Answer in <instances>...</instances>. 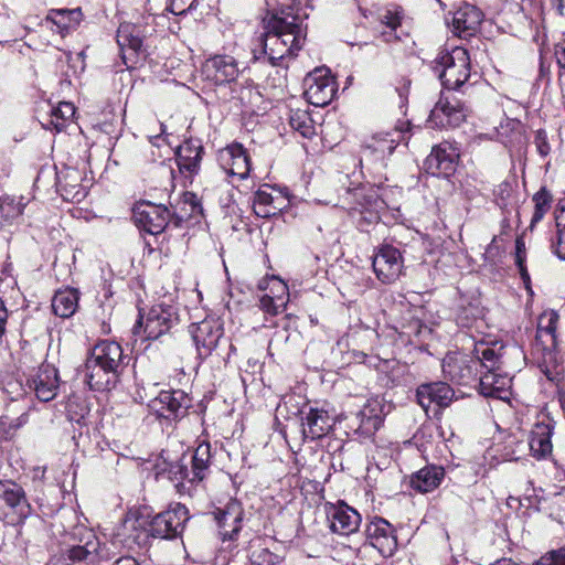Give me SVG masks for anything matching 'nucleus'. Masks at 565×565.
Wrapping results in <instances>:
<instances>
[{"label": "nucleus", "mask_w": 565, "mask_h": 565, "mask_svg": "<svg viewBox=\"0 0 565 565\" xmlns=\"http://www.w3.org/2000/svg\"><path fill=\"white\" fill-rule=\"evenodd\" d=\"M307 15L292 6L268 11L263 18V32L252 49L255 61L267 60L273 66H288L307 39Z\"/></svg>", "instance_id": "1"}, {"label": "nucleus", "mask_w": 565, "mask_h": 565, "mask_svg": "<svg viewBox=\"0 0 565 565\" xmlns=\"http://www.w3.org/2000/svg\"><path fill=\"white\" fill-rule=\"evenodd\" d=\"M52 535L73 563H95L109 557L96 533L78 522L74 510L61 512L52 523Z\"/></svg>", "instance_id": "2"}, {"label": "nucleus", "mask_w": 565, "mask_h": 565, "mask_svg": "<svg viewBox=\"0 0 565 565\" xmlns=\"http://www.w3.org/2000/svg\"><path fill=\"white\" fill-rule=\"evenodd\" d=\"M129 360L118 342L102 340L94 345L86 360L85 381L92 390L109 391L118 383Z\"/></svg>", "instance_id": "3"}, {"label": "nucleus", "mask_w": 565, "mask_h": 565, "mask_svg": "<svg viewBox=\"0 0 565 565\" xmlns=\"http://www.w3.org/2000/svg\"><path fill=\"white\" fill-rule=\"evenodd\" d=\"M375 34L382 42L392 45L396 52L412 49L414 44L407 28V18L403 8L391 4L379 12Z\"/></svg>", "instance_id": "4"}, {"label": "nucleus", "mask_w": 565, "mask_h": 565, "mask_svg": "<svg viewBox=\"0 0 565 565\" xmlns=\"http://www.w3.org/2000/svg\"><path fill=\"white\" fill-rule=\"evenodd\" d=\"M434 71L447 89L461 87L470 77V56L466 49L456 46L441 52L435 61Z\"/></svg>", "instance_id": "5"}, {"label": "nucleus", "mask_w": 565, "mask_h": 565, "mask_svg": "<svg viewBox=\"0 0 565 565\" xmlns=\"http://www.w3.org/2000/svg\"><path fill=\"white\" fill-rule=\"evenodd\" d=\"M179 321L178 310L173 305L157 303L134 327V333L142 331L146 340H157L169 332Z\"/></svg>", "instance_id": "6"}, {"label": "nucleus", "mask_w": 565, "mask_h": 565, "mask_svg": "<svg viewBox=\"0 0 565 565\" xmlns=\"http://www.w3.org/2000/svg\"><path fill=\"white\" fill-rule=\"evenodd\" d=\"M188 520L186 507L175 503L149 521V531L153 539L172 540L181 535Z\"/></svg>", "instance_id": "7"}, {"label": "nucleus", "mask_w": 565, "mask_h": 565, "mask_svg": "<svg viewBox=\"0 0 565 565\" xmlns=\"http://www.w3.org/2000/svg\"><path fill=\"white\" fill-rule=\"evenodd\" d=\"M151 537L149 520L135 513H128L114 533L113 541L128 550H135L147 546Z\"/></svg>", "instance_id": "8"}, {"label": "nucleus", "mask_w": 565, "mask_h": 565, "mask_svg": "<svg viewBox=\"0 0 565 565\" xmlns=\"http://www.w3.org/2000/svg\"><path fill=\"white\" fill-rule=\"evenodd\" d=\"M385 414L384 399L379 396L371 397L350 419V427L360 437L370 438L383 425Z\"/></svg>", "instance_id": "9"}, {"label": "nucleus", "mask_w": 565, "mask_h": 565, "mask_svg": "<svg viewBox=\"0 0 565 565\" xmlns=\"http://www.w3.org/2000/svg\"><path fill=\"white\" fill-rule=\"evenodd\" d=\"M0 512L12 522H22L31 514V505L21 486L0 481Z\"/></svg>", "instance_id": "10"}, {"label": "nucleus", "mask_w": 565, "mask_h": 565, "mask_svg": "<svg viewBox=\"0 0 565 565\" xmlns=\"http://www.w3.org/2000/svg\"><path fill=\"white\" fill-rule=\"evenodd\" d=\"M466 119V108L461 100L450 95L440 96L430 110L428 122L434 128L458 127Z\"/></svg>", "instance_id": "11"}, {"label": "nucleus", "mask_w": 565, "mask_h": 565, "mask_svg": "<svg viewBox=\"0 0 565 565\" xmlns=\"http://www.w3.org/2000/svg\"><path fill=\"white\" fill-rule=\"evenodd\" d=\"M446 22L451 32L462 39L475 35L483 20L482 11L475 4L462 2L448 12Z\"/></svg>", "instance_id": "12"}, {"label": "nucleus", "mask_w": 565, "mask_h": 565, "mask_svg": "<svg viewBox=\"0 0 565 565\" xmlns=\"http://www.w3.org/2000/svg\"><path fill=\"white\" fill-rule=\"evenodd\" d=\"M116 39L120 47L122 62L128 68L134 67L140 57H146L147 51L139 26L131 23H121L117 30Z\"/></svg>", "instance_id": "13"}, {"label": "nucleus", "mask_w": 565, "mask_h": 565, "mask_svg": "<svg viewBox=\"0 0 565 565\" xmlns=\"http://www.w3.org/2000/svg\"><path fill=\"white\" fill-rule=\"evenodd\" d=\"M191 406V398L181 390L161 391L149 407L160 418L177 420L183 417Z\"/></svg>", "instance_id": "14"}, {"label": "nucleus", "mask_w": 565, "mask_h": 565, "mask_svg": "<svg viewBox=\"0 0 565 565\" xmlns=\"http://www.w3.org/2000/svg\"><path fill=\"white\" fill-rule=\"evenodd\" d=\"M334 81L328 75V70L316 68L305 78V96L313 106L324 107L335 94Z\"/></svg>", "instance_id": "15"}, {"label": "nucleus", "mask_w": 565, "mask_h": 565, "mask_svg": "<svg viewBox=\"0 0 565 565\" xmlns=\"http://www.w3.org/2000/svg\"><path fill=\"white\" fill-rule=\"evenodd\" d=\"M372 266L380 281L383 284H392L402 274V253L392 245H382L373 255Z\"/></svg>", "instance_id": "16"}, {"label": "nucleus", "mask_w": 565, "mask_h": 565, "mask_svg": "<svg viewBox=\"0 0 565 565\" xmlns=\"http://www.w3.org/2000/svg\"><path fill=\"white\" fill-rule=\"evenodd\" d=\"M169 217L170 212L162 204L141 202L134 209L136 225L141 231L151 235L161 234L168 225Z\"/></svg>", "instance_id": "17"}, {"label": "nucleus", "mask_w": 565, "mask_h": 565, "mask_svg": "<svg viewBox=\"0 0 565 565\" xmlns=\"http://www.w3.org/2000/svg\"><path fill=\"white\" fill-rule=\"evenodd\" d=\"M192 339L195 343L198 355L205 359L212 354L223 338V324L218 319L206 318L192 326Z\"/></svg>", "instance_id": "18"}, {"label": "nucleus", "mask_w": 565, "mask_h": 565, "mask_svg": "<svg viewBox=\"0 0 565 565\" xmlns=\"http://www.w3.org/2000/svg\"><path fill=\"white\" fill-rule=\"evenodd\" d=\"M217 162L221 169L233 179L244 180L249 175V157L241 143H232L218 150Z\"/></svg>", "instance_id": "19"}, {"label": "nucleus", "mask_w": 565, "mask_h": 565, "mask_svg": "<svg viewBox=\"0 0 565 565\" xmlns=\"http://www.w3.org/2000/svg\"><path fill=\"white\" fill-rule=\"evenodd\" d=\"M26 386L41 402L52 401L58 390L57 370L46 363H42L26 377Z\"/></svg>", "instance_id": "20"}, {"label": "nucleus", "mask_w": 565, "mask_h": 565, "mask_svg": "<svg viewBox=\"0 0 565 565\" xmlns=\"http://www.w3.org/2000/svg\"><path fill=\"white\" fill-rule=\"evenodd\" d=\"M455 396L454 390L445 382H431L420 384L416 390V397L422 408L435 414L450 405Z\"/></svg>", "instance_id": "21"}, {"label": "nucleus", "mask_w": 565, "mask_h": 565, "mask_svg": "<svg viewBox=\"0 0 565 565\" xmlns=\"http://www.w3.org/2000/svg\"><path fill=\"white\" fill-rule=\"evenodd\" d=\"M239 72L236 58L227 54H218L207 58L202 67L205 79L215 85L234 82L238 77Z\"/></svg>", "instance_id": "22"}, {"label": "nucleus", "mask_w": 565, "mask_h": 565, "mask_svg": "<svg viewBox=\"0 0 565 565\" xmlns=\"http://www.w3.org/2000/svg\"><path fill=\"white\" fill-rule=\"evenodd\" d=\"M459 152L450 142L435 146L425 160L426 169L433 175L448 178L455 173Z\"/></svg>", "instance_id": "23"}, {"label": "nucleus", "mask_w": 565, "mask_h": 565, "mask_svg": "<svg viewBox=\"0 0 565 565\" xmlns=\"http://www.w3.org/2000/svg\"><path fill=\"white\" fill-rule=\"evenodd\" d=\"M370 544L384 557L392 556L397 550V539L393 526L382 518H374L365 529Z\"/></svg>", "instance_id": "24"}, {"label": "nucleus", "mask_w": 565, "mask_h": 565, "mask_svg": "<svg viewBox=\"0 0 565 565\" xmlns=\"http://www.w3.org/2000/svg\"><path fill=\"white\" fill-rule=\"evenodd\" d=\"M213 516L223 541L234 540L242 529L244 510L238 501L231 500L224 508L216 509Z\"/></svg>", "instance_id": "25"}, {"label": "nucleus", "mask_w": 565, "mask_h": 565, "mask_svg": "<svg viewBox=\"0 0 565 565\" xmlns=\"http://www.w3.org/2000/svg\"><path fill=\"white\" fill-rule=\"evenodd\" d=\"M328 519L331 531L340 535L355 533L362 520L360 513L345 503L332 505L328 511Z\"/></svg>", "instance_id": "26"}, {"label": "nucleus", "mask_w": 565, "mask_h": 565, "mask_svg": "<svg viewBox=\"0 0 565 565\" xmlns=\"http://www.w3.org/2000/svg\"><path fill=\"white\" fill-rule=\"evenodd\" d=\"M302 418L303 439L316 440L324 437L332 428L333 417L322 408L310 407Z\"/></svg>", "instance_id": "27"}, {"label": "nucleus", "mask_w": 565, "mask_h": 565, "mask_svg": "<svg viewBox=\"0 0 565 565\" xmlns=\"http://www.w3.org/2000/svg\"><path fill=\"white\" fill-rule=\"evenodd\" d=\"M396 146L397 141L392 137V134H376L363 143L360 163L363 161L371 163L383 160L386 156L393 153Z\"/></svg>", "instance_id": "28"}, {"label": "nucleus", "mask_w": 565, "mask_h": 565, "mask_svg": "<svg viewBox=\"0 0 565 565\" xmlns=\"http://www.w3.org/2000/svg\"><path fill=\"white\" fill-rule=\"evenodd\" d=\"M284 203L282 195H274V190L265 184L254 193L252 206L258 217L267 218L280 212L284 209Z\"/></svg>", "instance_id": "29"}, {"label": "nucleus", "mask_w": 565, "mask_h": 565, "mask_svg": "<svg viewBox=\"0 0 565 565\" xmlns=\"http://www.w3.org/2000/svg\"><path fill=\"white\" fill-rule=\"evenodd\" d=\"M83 19L81 8L75 9H51L45 17V23L51 24L50 29L62 36L74 31Z\"/></svg>", "instance_id": "30"}, {"label": "nucleus", "mask_w": 565, "mask_h": 565, "mask_svg": "<svg viewBox=\"0 0 565 565\" xmlns=\"http://www.w3.org/2000/svg\"><path fill=\"white\" fill-rule=\"evenodd\" d=\"M82 177L76 169L67 168L57 173L56 186L64 200L79 202L86 196L81 184Z\"/></svg>", "instance_id": "31"}, {"label": "nucleus", "mask_w": 565, "mask_h": 565, "mask_svg": "<svg viewBox=\"0 0 565 565\" xmlns=\"http://www.w3.org/2000/svg\"><path fill=\"white\" fill-rule=\"evenodd\" d=\"M552 435L553 426L548 423H537L533 426L529 438V447L533 457L545 459L552 455Z\"/></svg>", "instance_id": "32"}, {"label": "nucleus", "mask_w": 565, "mask_h": 565, "mask_svg": "<svg viewBox=\"0 0 565 565\" xmlns=\"http://www.w3.org/2000/svg\"><path fill=\"white\" fill-rule=\"evenodd\" d=\"M203 147L199 141H185L177 151V163L181 173L192 177L200 170Z\"/></svg>", "instance_id": "33"}, {"label": "nucleus", "mask_w": 565, "mask_h": 565, "mask_svg": "<svg viewBox=\"0 0 565 565\" xmlns=\"http://www.w3.org/2000/svg\"><path fill=\"white\" fill-rule=\"evenodd\" d=\"M417 311V309L407 310L397 328L399 335L411 343L424 341L431 332V329L416 315Z\"/></svg>", "instance_id": "34"}, {"label": "nucleus", "mask_w": 565, "mask_h": 565, "mask_svg": "<svg viewBox=\"0 0 565 565\" xmlns=\"http://www.w3.org/2000/svg\"><path fill=\"white\" fill-rule=\"evenodd\" d=\"M445 477L440 466L429 465L419 469L411 477V487L420 493L431 492L439 487Z\"/></svg>", "instance_id": "35"}, {"label": "nucleus", "mask_w": 565, "mask_h": 565, "mask_svg": "<svg viewBox=\"0 0 565 565\" xmlns=\"http://www.w3.org/2000/svg\"><path fill=\"white\" fill-rule=\"evenodd\" d=\"M510 382V377L498 371L481 372L480 393L484 396L504 398L503 394H507Z\"/></svg>", "instance_id": "36"}, {"label": "nucleus", "mask_w": 565, "mask_h": 565, "mask_svg": "<svg viewBox=\"0 0 565 565\" xmlns=\"http://www.w3.org/2000/svg\"><path fill=\"white\" fill-rule=\"evenodd\" d=\"M211 462V445L209 443H201L192 456V468L189 469L191 473L190 482L194 483L204 480L210 471Z\"/></svg>", "instance_id": "37"}, {"label": "nucleus", "mask_w": 565, "mask_h": 565, "mask_svg": "<svg viewBox=\"0 0 565 565\" xmlns=\"http://www.w3.org/2000/svg\"><path fill=\"white\" fill-rule=\"evenodd\" d=\"M557 322L558 315L554 310L545 311L539 318L536 339L546 348L556 345Z\"/></svg>", "instance_id": "38"}, {"label": "nucleus", "mask_w": 565, "mask_h": 565, "mask_svg": "<svg viewBox=\"0 0 565 565\" xmlns=\"http://www.w3.org/2000/svg\"><path fill=\"white\" fill-rule=\"evenodd\" d=\"M78 305V292L75 289L58 290L52 299V309L61 318L73 316Z\"/></svg>", "instance_id": "39"}, {"label": "nucleus", "mask_w": 565, "mask_h": 565, "mask_svg": "<svg viewBox=\"0 0 565 565\" xmlns=\"http://www.w3.org/2000/svg\"><path fill=\"white\" fill-rule=\"evenodd\" d=\"M443 372L448 380L457 383H463L472 375V369L466 359L455 355H447L443 360Z\"/></svg>", "instance_id": "40"}, {"label": "nucleus", "mask_w": 565, "mask_h": 565, "mask_svg": "<svg viewBox=\"0 0 565 565\" xmlns=\"http://www.w3.org/2000/svg\"><path fill=\"white\" fill-rule=\"evenodd\" d=\"M258 287L263 290L268 289L267 294L275 299L276 308H286L289 300V291L288 286L281 279L273 276L269 279L262 280Z\"/></svg>", "instance_id": "41"}, {"label": "nucleus", "mask_w": 565, "mask_h": 565, "mask_svg": "<svg viewBox=\"0 0 565 565\" xmlns=\"http://www.w3.org/2000/svg\"><path fill=\"white\" fill-rule=\"evenodd\" d=\"M475 354L484 372L500 371L502 355L495 349L483 345L476 347Z\"/></svg>", "instance_id": "42"}, {"label": "nucleus", "mask_w": 565, "mask_h": 565, "mask_svg": "<svg viewBox=\"0 0 565 565\" xmlns=\"http://www.w3.org/2000/svg\"><path fill=\"white\" fill-rule=\"evenodd\" d=\"M289 124L291 128L298 131L302 137L309 138L315 134L312 119L306 110H291Z\"/></svg>", "instance_id": "43"}, {"label": "nucleus", "mask_w": 565, "mask_h": 565, "mask_svg": "<svg viewBox=\"0 0 565 565\" xmlns=\"http://www.w3.org/2000/svg\"><path fill=\"white\" fill-rule=\"evenodd\" d=\"M532 200L534 202V213L531 220V226H534L543 220L544 215L551 209L552 194L543 186L533 195Z\"/></svg>", "instance_id": "44"}, {"label": "nucleus", "mask_w": 565, "mask_h": 565, "mask_svg": "<svg viewBox=\"0 0 565 565\" xmlns=\"http://www.w3.org/2000/svg\"><path fill=\"white\" fill-rule=\"evenodd\" d=\"M75 115V106L68 102H61L56 107L52 108L51 111V124L56 130L61 131L65 128V125Z\"/></svg>", "instance_id": "45"}, {"label": "nucleus", "mask_w": 565, "mask_h": 565, "mask_svg": "<svg viewBox=\"0 0 565 565\" xmlns=\"http://www.w3.org/2000/svg\"><path fill=\"white\" fill-rule=\"evenodd\" d=\"M372 202V209L364 211L363 214L361 213V210L354 211V213L359 214L356 222L361 231H367L369 225L377 223L380 220V212L385 209L384 201H376L374 199Z\"/></svg>", "instance_id": "46"}, {"label": "nucleus", "mask_w": 565, "mask_h": 565, "mask_svg": "<svg viewBox=\"0 0 565 565\" xmlns=\"http://www.w3.org/2000/svg\"><path fill=\"white\" fill-rule=\"evenodd\" d=\"M159 475H167V477L174 482L188 480L190 482L191 473L186 466L179 461L166 463V467L157 472Z\"/></svg>", "instance_id": "47"}, {"label": "nucleus", "mask_w": 565, "mask_h": 565, "mask_svg": "<svg viewBox=\"0 0 565 565\" xmlns=\"http://www.w3.org/2000/svg\"><path fill=\"white\" fill-rule=\"evenodd\" d=\"M354 198L356 200V205L353 207V211L361 210L362 214L364 213V211L372 209L371 204L373 203L372 201H374V199L376 201H383L380 198L377 190L373 188L356 190V192L354 193Z\"/></svg>", "instance_id": "48"}, {"label": "nucleus", "mask_w": 565, "mask_h": 565, "mask_svg": "<svg viewBox=\"0 0 565 565\" xmlns=\"http://www.w3.org/2000/svg\"><path fill=\"white\" fill-rule=\"evenodd\" d=\"M250 561L253 565H278L281 557L268 548H258L253 551Z\"/></svg>", "instance_id": "49"}, {"label": "nucleus", "mask_w": 565, "mask_h": 565, "mask_svg": "<svg viewBox=\"0 0 565 565\" xmlns=\"http://www.w3.org/2000/svg\"><path fill=\"white\" fill-rule=\"evenodd\" d=\"M533 565H565V547L545 553Z\"/></svg>", "instance_id": "50"}, {"label": "nucleus", "mask_w": 565, "mask_h": 565, "mask_svg": "<svg viewBox=\"0 0 565 565\" xmlns=\"http://www.w3.org/2000/svg\"><path fill=\"white\" fill-rule=\"evenodd\" d=\"M28 422V414L23 412L17 418H12L9 415H3L0 418V425L7 434H13L20 427L25 425Z\"/></svg>", "instance_id": "51"}, {"label": "nucleus", "mask_w": 565, "mask_h": 565, "mask_svg": "<svg viewBox=\"0 0 565 565\" xmlns=\"http://www.w3.org/2000/svg\"><path fill=\"white\" fill-rule=\"evenodd\" d=\"M557 238L552 243L553 253L561 259L565 260V224H562L561 217L556 216Z\"/></svg>", "instance_id": "52"}, {"label": "nucleus", "mask_w": 565, "mask_h": 565, "mask_svg": "<svg viewBox=\"0 0 565 565\" xmlns=\"http://www.w3.org/2000/svg\"><path fill=\"white\" fill-rule=\"evenodd\" d=\"M198 0H168L166 10L169 12L181 15L195 9Z\"/></svg>", "instance_id": "53"}, {"label": "nucleus", "mask_w": 565, "mask_h": 565, "mask_svg": "<svg viewBox=\"0 0 565 565\" xmlns=\"http://www.w3.org/2000/svg\"><path fill=\"white\" fill-rule=\"evenodd\" d=\"M275 299L273 297H269V294H264L259 299V307L260 309L269 313L271 316H276L278 313H281L285 308H276Z\"/></svg>", "instance_id": "54"}, {"label": "nucleus", "mask_w": 565, "mask_h": 565, "mask_svg": "<svg viewBox=\"0 0 565 565\" xmlns=\"http://www.w3.org/2000/svg\"><path fill=\"white\" fill-rule=\"evenodd\" d=\"M76 563H73L70 561V558L66 555V552L62 546H60V552L57 554H54L51 556V558L47 562V565H75Z\"/></svg>", "instance_id": "55"}, {"label": "nucleus", "mask_w": 565, "mask_h": 565, "mask_svg": "<svg viewBox=\"0 0 565 565\" xmlns=\"http://www.w3.org/2000/svg\"><path fill=\"white\" fill-rule=\"evenodd\" d=\"M526 250L525 243L522 238H518L515 242V264L516 266H521L522 263H525Z\"/></svg>", "instance_id": "56"}, {"label": "nucleus", "mask_w": 565, "mask_h": 565, "mask_svg": "<svg viewBox=\"0 0 565 565\" xmlns=\"http://www.w3.org/2000/svg\"><path fill=\"white\" fill-rule=\"evenodd\" d=\"M555 57L558 67L565 72V39L556 44Z\"/></svg>", "instance_id": "57"}, {"label": "nucleus", "mask_w": 565, "mask_h": 565, "mask_svg": "<svg viewBox=\"0 0 565 565\" xmlns=\"http://www.w3.org/2000/svg\"><path fill=\"white\" fill-rule=\"evenodd\" d=\"M409 86H411V81L407 78H403V85L401 87L396 88L402 100H407Z\"/></svg>", "instance_id": "58"}, {"label": "nucleus", "mask_w": 565, "mask_h": 565, "mask_svg": "<svg viewBox=\"0 0 565 565\" xmlns=\"http://www.w3.org/2000/svg\"><path fill=\"white\" fill-rule=\"evenodd\" d=\"M537 149L542 156H547L550 151L548 143L544 139H541V132L537 136Z\"/></svg>", "instance_id": "59"}, {"label": "nucleus", "mask_w": 565, "mask_h": 565, "mask_svg": "<svg viewBox=\"0 0 565 565\" xmlns=\"http://www.w3.org/2000/svg\"><path fill=\"white\" fill-rule=\"evenodd\" d=\"M113 565H140L134 557L126 556L115 561Z\"/></svg>", "instance_id": "60"}, {"label": "nucleus", "mask_w": 565, "mask_h": 565, "mask_svg": "<svg viewBox=\"0 0 565 565\" xmlns=\"http://www.w3.org/2000/svg\"><path fill=\"white\" fill-rule=\"evenodd\" d=\"M444 10H452L457 7L456 0H436Z\"/></svg>", "instance_id": "61"}, {"label": "nucleus", "mask_w": 565, "mask_h": 565, "mask_svg": "<svg viewBox=\"0 0 565 565\" xmlns=\"http://www.w3.org/2000/svg\"><path fill=\"white\" fill-rule=\"evenodd\" d=\"M518 268H519V271H520L523 282L527 286L530 284V275L526 270L525 263H522V265L518 266Z\"/></svg>", "instance_id": "62"}, {"label": "nucleus", "mask_w": 565, "mask_h": 565, "mask_svg": "<svg viewBox=\"0 0 565 565\" xmlns=\"http://www.w3.org/2000/svg\"><path fill=\"white\" fill-rule=\"evenodd\" d=\"M8 319V311L4 307L3 300L0 298V324L6 326Z\"/></svg>", "instance_id": "63"}, {"label": "nucleus", "mask_w": 565, "mask_h": 565, "mask_svg": "<svg viewBox=\"0 0 565 565\" xmlns=\"http://www.w3.org/2000/svg\"><path fill=\"white\" fill-rule=\"evenodd\" d=\"M558 14H564V0H550Z\"/></svg>", "instance_id": "64"}]
</instances>
